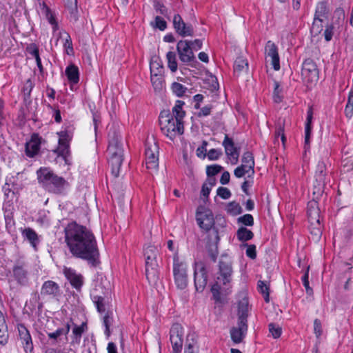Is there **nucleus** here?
<instances>
[{
    "instance_id": "e433bc0d",
    "label": "nucleus",
    "mask_w": 353,
    "mask_h": 353,
    "mask_svg": "<svg viewBox=\"0 0 353 353\" xmlns=\"http://www.w3.org/2000/svg\"><path fill=\"white\" fill-rule=\"evenodd\" d=\"M34 85V81L31 79H27L24 83L22 88V94L25 101H30L31 92Z\"/></svg>"
},
{
    "instance_id": "f8f14e48",
    "label": "nucleus",
    "mask_w": 353,
    "mask_h": 353,
    "mask_svg": "<svg viewBox=\"0 0 353 353\" xmlns=\"http://www.w3.org/2000/svg\"><path fill=\"white\" fill-rule=\"evenodd\" d=\"M301 75L305 82L314 84L319 80V70L312 59H306L302 64Z\"/></svg>"
},
{
    "instance_id": "a18cd8bd",
    "label": "nucleus",
    "mask_w": 353,
    "mask_h": 353,
    "mask_svg": "<svg viewBox=\"0 0 353 353\" xmlns=\"http://www.w3.org/2000/svg\"><path fill=\"white\" fill-rule=\"evenodd\" d=\"M171 89L172 92L178 97L183 96L188 90L186 87L177 82H174L172 84Z\"/></svg>"
},
{
    "instance_id": "8fccbe9b",
    "label": "nucleus",
    "mask_w": 353,
    "mask_h": 353,
    "mask_svg": "<svg viewBox=\"0 0 353 353\" xmlns=\"http://www.w3.org/2000/svg\"><path fill=\"white\" fill-rule=\"evenodd\" d=\"M234 174L237 178L243 177L245 174H248V176H252L251 170H248V168L242 164L234 170Z\"/></svg>"
},
{
    "instance_id": "4c0bfd02",
    "label": "nucleus",
    "mask_w": 353,
    "mask_h": 353,
    "mask_svg": "<svg viewBox=\"0 0 353 353\" xmlns=\"http://www.w3.org/2000/svg\"><path fill=\"white\" fill-rule=\"evenodd\" d=\"M236 236L237 239L241 241H247L251 240L253 238L254 234L251 230L247 229L246 228L241 227L236 232Z\"/></svg>"
},
{
    "instance_id": "a19ab883",
    "label": "nucleus",
    "mask_w": 353,
    "mask_h": 353,
    "mask_svg": "<svg viewBox=\"0 0 353 353\" xmlns=\"http://www.w3.org/2000/svg\"><path fill=\"white\" fill-rule=\"evenodd\" d=\"M60 38H61L63 41V48L66 50V52L68 54H70L73 52L72 43L70 36L68 33L64 32L63 33L60 32Z\"/></svg>"
},
{
    "instance_id": "c85d7f7f",
    "label": "nucleus",
    "mask_w": 353,
    "mask_h": 353,
    "mask_svg": "<svg viewBox=\"0 0 353 353\" xmlns=\"http://www.w3.org/2000/svg\"><path fill=\"white\" fill-rule=\"evenodd\" d=\"M159 65L157 61L150 63L151 82L155 90H161L163 87V79L161 75H157L155 73L154 66Z\"/></svg>"
},
{
    "instance_id": "5701e85b",
    "label": "nucleus",
    "mask_w": 353,
    "mask_h": 353,
    "mask_svg": "<svg viewBox=\"0 0 353 353\" xmlns=\"http://www.w3.org/2000/svg\"><path fill=\"white\" fill-rule=\"evenodd\" d=\"M307 214L310 225H319L320 210L319 204L316 201H310L307 203Z\"/></svg>"
},
{
    "instance_id": "49530a36",
    "label": "nucleus",
    "mask_w": 353,
    "mask_h": 353,
    "mask_svg": "<svg viewBox=\"0 0 353 353\" xmlns=\"http://www.w3.org/2000/svg\"><path fill=\"white\" fill-rule=\"evenodd\" d=\"M227 211L232 215H237L242 212V208L238 203L232 201L227 205Z\"/></svg>"
},
{
    "instance_id": "4468645a",
    "label": "nucleus",
    "mask_w": 353,
    "mask_h": 353,
    "mask_svg": "<svg viewBox=\"0 0 353 353\" xmlns=\"http://www.w3.org/2000/svg\"><path fill=\"white\" fill-rule=\"evenodd\" d=\"M170 340L174 353H179L183 345V328L179 323L172 325L170 332Z\"/></svg>"
},
{
    "instance_id": "bf43d9fd",
    "label": "nucleus",
    "mask_w": 353,
    "mask_h": 353,
    "mask_svg": "<svg viewBox=\"0 0 353 353\" xmlns=\"http://www.w3.org/2000/svg\"><path fill=\"white\" fill-rule=\"evenodd\" d=\"M27 52L34 59L39 57V48L35 43H30L26 48Z\"/></svg>"
},
{
    "instance_id": "b1692460",
    "label": "nucleus",
    "mask_w": 353,
    "mask_h": 353,
    "mask_svg": "<svg viewBox=\"0 0 353 353\" xmlns=\"http://www.w3.org/2000/svg\"><path fill=\"white\" fill-rule=\"evenodd\" d=\"M40 293L42 296L54 298L59 295L60 288L57 283L49 280L43 283Z\"/></svg>"
},
{
    "instance_id": "473e14b6",
    "label": "nucleus",
    "mask_w": 353,
    "mask_h": 353,
    "mask_svg": "<svg viewBox=\"0 0 353 353\" xmlns=\"http://www.w3.org/2000/svg\"><path fill=\"white\" fill-rule=\"evenodd\" d=\"M316 181L319 184H324L326 177V165L323 161H319L316 166L315 172Z\"/></svg>"
},
{
    "instance_id": "4be33fe9",
    "label": "nucleus",
    "mask_w": 353,
    "mask_h": 353,
    "mask_svg": "<svg viewBox=\"0 0 353 353\" xmlns=\"http://www.w3.org/2000/svg\"><path fill=\"white\" fill-rule=\"evenodd\" d=\"M18 330L19 338L25 352L26 353H32L33 350V343L29 331L23 325H19L18 326Z\"/></svg>"
},
{
    "instance_id": "052dcab7",
    "label": "nucleus",
    "mask_w": 353,
    "mask_h": 353,
    "mask_svg": "<svg viewBox=\"0 0 353 353\" xmlns=\"http://www.w3.org/2000/svg\"><path fill=\"white\" fill-rule=\"evenodd\" d=\"M217 195L223 199H228L231 196V192L227 188L219 187L216 190Z\"/></svg>"
},
{
    "instance_id": "39448f33",
    "label": "nucleus",
    "mask_w": 353,
    "mask_h": 353,
    "mask_svg": "<svg viewBox=\"0 0 353 353\" xmlns=\"http://www.w3.org/2000/svg\"><path fill=\"white\" fill-rule=\"evenodd\" d=\"M107 152L109 156L111 172L114 177H118L123 160V150L121 144V136L115 128L109 130Z\"/></svg>"
},
{
    "instance_id": "1a4fd4ad",
    "label": "nucleus",
    "mask_w": 353,
    "mask_h": 353,
    "mask_svg": "<svg viewBox=\"0 0 353 353\" xmlns=\"http://www.w3.org/2000/svg\"><path fill=\"white\" fill-rule=\"evenodd\" d=\"M330 10L327 2L325 1L317 3L315 8L313 23L311 27V32L314 36L318 35L323 30V23L328 19Z\"/></svg>"
},
{
    "instance_id": "f03ea898",
    "label": "nucleus",
    "mask_w": 353,
    "mask_h": 353,
    "mask_svg": "<svg viewBox=\"0 0 353 353\" xmlns=\"http://www.w3.org/2000/svg\"><path fill=\"white\" fill-rule=\"evenodd\" d=\"M185 103L177 100L172 108V113L163 110L159 115V125L162 133L170 140H174L176 136L183 134L184 127L183 119L185 112L183 110Z\"/></svg>"
},
{
    "instance_id": "a878e982",
    "label": "nucleus",
    "mask_w": 353,
    "mask_h": 353,
    "mask_svg": "<svg viewBox=\"0 0 353 353\" xmlns=\"http://www.w3.org/2000/svg\"><path fill=\"white\" fill-rule=\"evenodd\" d=\"M40 150V141L37 135H33L26 145V153L29 157H34Z\"/></svg>"
},
{
    "instance_id": "c756f323",
    "label": "nucleus",
    "mask_w": 353,
    "mask_h": 353,
    "mask_svg": "<svg viewBox=\"0 0 353 353\" xmlns=\"http://www.w3.org/2000/svg\"><path fill=\"white\" fill-rule=\"evenodd\" d=\"M70 322H68L64 327H59L53 332H48L47 335L50 339L54 340L53 343H55L59 341V338L61 335L67 336L70 332Z\"/></svg>"
},
{
    "instance_id": "37998d69",
    "label": "nucleus",
    "mask_w": 353,
    "mask_h": 353,
    "mask_svg": "<svg viewBox=\"0 0 353 353\" xmlns=\"http://www.w3.org/2000/svg\"><path fill=\"white\" fill-rule=\"evenodd\" d=\"M43 9L44 10L46 19L52 26L53 30L55 31L58 28V24L56 22L53 14L52 13L50 9L45 3L43 4Z\"/></svg>"
},
{
    "instance_id": "2eb2a0df",
    "label": "nucleus",
    "mask_w": 353,
    "mask_h": 353,
    "mask_svg": "<svg viewBox=\"0 0 353 353\" xmlns=\"http://www.w3.org/2000/svg\"><path fill=\"white\" fill-rule=\"evenodd\" d=\"M194 285L196 290L202 292L205 289L207 281V272L203 263L198 262L195 263L194 269Z\"/></svg>"
},
{
    "instance_id": "aec40b11",
    "label": "nucleus",
    "mask_w": 353,
    "mask_h": 353,
    "mask_svg": "<svg viewBox=\"0 0 353 353\" xmlns=\"http://www.w3.org/2000/svg\"><path fill=\"white\" fill-rule=\"evenodd\" d=\"M222 145L224 147L225 154L230 159L231 163L232 164H236L239 160V151L234 145L232 139L230 138L228 134H225Z\"/></svg>"
},
{
    "instance_id": "3c124183",
    "label": "nucleus",
    "mask_w": 353,
    "mask_h": 353,
    "mask_svg": "<svg viewBox=\"0 0 353 353\" xmlns=\"http://www.w3.org/2000/svg\"><path fill=\"white\" fill-rule=\"evenodd\" d=\"M269 332L274 339H278L281 336L282 333L281 327L279 325L274 323H270L268 325Z\"/></svg>"
},
{
    "instance_id": "c03bdc74",
    "label": "nucleus",
    "mask_w": 353,
    "mask_h": 353,
    "mask_svg": "<svg viewBox=\"0 0 353 353\" xmlns=\"http://www.w3.org/2000/svg\"><path fill=\"white\" fill-rule=\"evenodd\" d=\"M258 289H259V292L261 293L262 295L263 296L265 301L267 303L269 302V301H270L269 285L267 283H265L264 281H259L258 282Z\"/></svg>"
},
{
    "instance_id": "864d4df0",
    "label": "nucleus",
    "mask_w": 353,
    "mask_h": 353,
    "mask_svg": "<svg viewBox=\"0 0 353 353\" xmlns=\"http://www.w3.org/2000/svg\"><path fill=\"white\" fill-rule=\"evenodd\" d=\"M223 167L219 165H208L206 168V174L208 176H213L221 171Z\"/></svg>"
},
{
    "instance_id": "412c9836",
    "label": "nucleus",
    "mask_w": 353,
    "mask_h": 353,
    "mask_svg": "<svg viewBox=\"0 0 353 353\" xmlns=\"http://www.w3.org/2000/svg\"><path fill=\"white\" fill-rule=\"evenodd\" d=\"M63 274L73 288L77 290H81L83 284V277L81 274L77 273V272L71 268L66 267L63 268Z\"/></svg>"
},
{
    "instance_id": "bb28decb",
    "label": "nucleus",
    "mask_w": 353,
    "mask_h": 353,
    "mask_svg": "<svg viewBox=\"0 0 353 353\" xmlns=\"http://www.w3.org/2000/svg\"><path fill=\"white\" fill-rule=\"evenodd\" d=\"M249 303L247 297L244 296L239 301L238 305V321L248 322Z\"/></svg>"
},
{
    "instance_id": "5fc2aeb1",
    "label": "nucleus",
    "mask_w": 353,
    "mask_h": 353,
    "mask_svg": "<svg viewBox=\"0 0 353 353\" xmlns=\"http://www.w3.org/2000/svg\"><path fill=\"white\" fill-rule=\"evenodd\" d=\"M301 280L303 285L305 288L307 294H311L312 293V289L309 285V267L307 268V270L302 276Z\"/></svg>"
},
{
    "instance_id": "774afa93",
    "label": "nucleus",
    "mask_w": 353,
    "mask_h": 353,
    "mask_svg": "<svg viewBox=\"0 0 353 353\" xmlns=\"http://www.w3.org/2000/svg\"><path fill=\"white\" fill-rule=\"evenodd\" d=\"M333 36V27L332 26H327L324 31L325 39L327 41H330Z\"/></svg>"
},
{
    "instance_id": "dca6fc26",
    "label": "nucleus",
    "mask_w": 353,
    "mask_h": 353,
    "mask_svg": "<svg viewBox=\"0 0 353 353\" xmlns=\"http://www.w3.org/2000/svg\"><path fill=\"white\" fill-rule=\"evenodd\" d=\"M176 50L181 61L187 63L194 59V55L190 42L187 40H181L176 45Z\"/></svg>"
},
{
    "instance_id": "cd10ccee",
    "label": "nucleus",
    "mask_w": 353,
    "mask_h": 353,
    "mask_svg": "<svg viewBox=\"0 0 353 353\" xmlns=\"http://www.w3.org/2000/svg\"><path fill=\"white\" fill-rule=\"evenodd\" d=\"M184 353H199V346L194 333L188 334L187 336Z\"/></svg>"
},
{
    "instance_id": "58836bf2",
    "label": "nucleus",
    "mask_w": 353,
    "mask_h": 353,
    "mask_svg": "<svg viewBox=\"0 0 353 353\" xmlns=\"http://www.w3.org/2000/svg\"><path fill=\"white\" fill-rule=\"evenodd\" d=\"M92 299L97 307V311L99 313L105 312L106 305L105 298L101 296L92 294Z\"/></svg>"
},
{
    "instance_id": "6ab92c4d",
    "label": "nucleus",
    "mask_w": 353,
    "mask_h": 353,
    "mask_svg": "<svg viewBox=\"0 0 353 353\" xmlns=\"http://www.w3.org/2000/svg\"><path fill=\"white\" fill-rule=\"evenodd\" d=\"M265 57L270 58L271 64L274 70H280V60L278 52V48L274 42L268 41L265 47Z\"/></svg>"
},
{
    "instance_id": "423d86ee",
    "label": "nucleus",
    "mask_w": 353,
    "mask_h": 353,
    "mask_svg": "<svg viewBox=\"0 0 353 353\" xmlns=\"http://www.w3.org/2000/svg\"><path fill=\"white\" fill-rule=\"evenodd\" d=\"M158 254V248L154 245H148L144 250L145 275L148 282L153 285H156L159 279Z\"/></svg>"
},
{
    "instance_id": "2f4dec72",
    "label": "nucleus",
    "mask_w": 353,
    "mask_h": 353,
    "mask_svg": "<svg viewBox=\"0 0 353 353\" xmlns=\"http://www.w3.org/2000/svg\"><path fill=\"white\" fill-rule=\"evenodd\" d=\"M248 70V63L246 59L243 57H238L234 63V72L236 76L240 75L242 72H246Z\"/></svg>"
},
{
    "instance_id": "e2e57ef3",
    "label": "nucleus",
    "mask_w": 353,
    "mask_h": 353,
    "mask_svg": "<svg viewBox=\"0 0 353 353\" xmlns=\"http://www.w3.org/2000/svg\"><path fill=\"white\" fill-rule=\"evenodd\" d=\"M247 246L246 255L252 259H255L256 257V246L254 245H245Z\"/></svg>"
},
{
    "instance_id": "0e129e2a",
    "label": "nucleus",
    "mask_w": 353,
    "mask_h": 353,
    "mask_svg": "<svg viewBox=\"0 0 353 353\" xmlns=\"http://www.w3.org/2000/svg\"><path fill=\"white\" fill-rule=\"evenodd\" d=\"M313 118V112L311 107L309 108L307 112V119L305 122V129H307L312 130V121Z\"/></svg>"
},
{
    "instance_id": "de8ad7c7",
    "label": "nucleus",
    "mask_w": 353,
    "mask_h": 353,
    "mask_svg": "<svg viewBox=\"0 0 353 353\" xmlns=\"http://www.w3.org/2000/svg\"><path fill=\"white\" fill-rule=\"evenodd\" d=\"M237 222L245 226H252L254 225V218L252 214H246L237 219Z\"/></svg>"
},
{
    "instance_id": "09e8293b",
    "label": "nucleus",
    "mask_w": 353,
    "mask_h": 353,
    "mask_svg": "<svg viewBox=\"0 0 353 353\" xmlns=\"http://www.w3.org/2000/svg\"><path fill=\"white\" fill-rule=\"evenodd\" d=\"M151 26L163 31L167 28V23L163 18L159 16H157L154 21L151 22Z\"/></svg>"
},
{
    "instance_id": "338daca9",
    "label": "nucleus",
    "mask_w": 353,
    "mask_h": 353,
    "mask_svg": "<svg viewBox=\"0 0 353 353\" xmlns=\"http://www.w3.org/2000/svg\"><path fill=\"white\" fill-rule=\"evenodd\" d=\"M311 131L312 130H308V128L305 129L304 148L305 151L310 149V139L311 135Z\"/></svg>"
},
{
    "instance_id": "6e6552de",
    "label": "nucleus",
    "mask_w": 353,
    "mask_h": 353,
    "mask_svg": "<svg viewBox=\"0 0 353 353\" xmlns=\"http://www.w3.org/2000/svg\"><path fill=\"white\" fill-rule=\"evenodd\" d=\"M173 276L174 283L179 289H185L188 283V265L181 260L176 253L173 257Z\"/></svg>"
},
{
    "instance_id": "69168bd1",
    "label": "nucleus",
    "mask_w": 353,
    "mask_h": 353,
    "mask_svg": "<svg viewBox=\"0 0 353 353\" xmlns=\"http://www.w3.org/2000/svg\"><path fill=\"white\" fill-rule=\"evenodd\" d=\"M206 145H207V142L206 141H203V144L201 146L199 147L197 149H196V155L200 157V158H205V152H206Z\"/></svg>"
},
{
    "instance_id": "7ed1b4c3",
    "label": "nucleus",
    "mask_w": 353,
    "mask_h": 353,
    "mask_svg": "<svg viewBox=\"0 0 353 353\" xmlns=\"http://www.w3.org/2000/svg\"><path fill=\"white\" fill-rule=\"evenodd\" d=\"M36 174L39 185L49 193L64 195L70 188L67 180L48 167H41Z\"/></svg>"
},
{
    "instance_id": "603ef678",
    "label": "nucleus",
    "mask_w": 353,
    "mask_h": 353,
    "mask_svg": "<svg viewBox=\"0 0 353 353\" xmlns=\"http://www.w3.org/2000/svg\"><path fill=\"white\" fill-rule=\"evenodd\" d=\"M282 90L280 88V85L279 82H274V89L273 92V99L275 103H281L283 99V97L281 95Z\"/></svg>"
},
{
    "instance_id": "6e6d98bb",
    "label": "nucleus",
    "mask_w": 353,
    "mask_h": 353,
    "mask_svg": "<svg viewBox=\"0 0 353 353\" xmlns=\"http://www.w3.org/2000/svg\"><path fill=\"white\" fill-rule=\"evenodd\" d=\"M8 333L7 325L0 327V344L4 345L8 343Z\"/></svg>"
},
{
    "instance_id": "680f3d73",
    "label": "nucleus",
    "mask_w": 353,
    "mask_h": 353,
    "mask_svg": "<svg viewBox=\"0 0 353 353\" xmlns=\"http://www.w3.org/2000/svg\"><path fill=\"white\" fill-rule=\"evenodd\" d=\"M314 332L317 338H319L322 334V325L319 319H316L314 321Z\"/></svg>"
},
{
    "instance_id": "79ce46f5",
    "label": "nucleus",
    "mask_w": 353,
    "mask_h": 353,
    "mask_svg": "<svg viewBox=\"0 0 353 353\" xmlns=\"http://www.w3.org/2000/svg\"><path fill=\"white\" fill-rule=\"evenodd\" d=\"M112 323H113V316H112V314H110L109 312H108L103 317V325L105 327L104 333H105V336H107V338H109L111 334L110 326L112 325Z\"/></svg>"
},
{
    "instance_id": "0eeeda50",
    "label": "nucleus",
    "mask_w": 353,
    "mask_h": 353,
    "mask_svg": "<svg viewBox=\"0 0 353 353\" xmlns=\"http://www.w3.org/2000/svg\"><path fill=\"white\" fill-rule=\"evenodd\" d=\"M59 136L58 146L54 150L58 157H61L67 165L72 163L70 143L73 137L72 130L67 128L63 130L57 132Z\"/></svg>"
},
{
    "instance_id": "f257e3e1",
    "label": "nucleus",
    "mask_w": 353,
    "mask_h": 353,
    "mask_svg": "<svg viewBox=\"0 0 353 353\" xmlns=\"http://www.w3.org/2000/svg\"><path fill=\"white\" fill-rule=\"evenodd\" d=\"M65 241L71 254L86 261L92 266L99 263V252L92 232L86 227L72 222L65 228Z\"/></svg>"
},
{
    "instance_id": "ea45409f",
    "label": "nucleus",
    "mask_w": 353,
    "mask_h": 353,
    "mask_svg": "<svg viewBox=\"0 0 353 353\" xmlns=\"http://www.w3.org/2000/svg\"><path fill=\"white\" fill-rule=\"evenodd\" d=\"M166 58L168 60V66L172 72H175L178 68V64L176 62V57L174 52L169 51L166 54Z\"/></svg>"
},
{
    "instance_id": "20e7f679",
    "label": "nucleus",
    "mask_w": 353,
    "mask_h": 353,
    "mask_svg": "<svg viewBox=\"0 0 353 353\" xmlns=\"http://www.w3.org/2000/svg\"><path fill=\"white\" fill-rule=\"evenodd\" d=\"M232 273L231 263L219 261V271L214 276V282L211 287V292L215 302L221 303V295H227L230 292Z\"/></svg>"
},
{
    "instance_id": "72a5a7b5",
    "label": "nucleus",
    "mask_w": 353,
    "mask_h": 353,
    "mask_svg": "<svg viewBox=\"0 0 353 353\" xmlns=\"http://www.w3.org/2000/svg\"><path fill=\"white\" fill-rule=\"evenodd\" d=\"M242 165L248 168V170H251V174H254V160L253 154L251 152L247 151L243 153L242 157Z\"/></svg>"
},
{
    "instance_id": "c9c22d12",
    "label": "nucleus",
    "mask_w": 353,
    "mask_h": 353,
    "mask_svg": "<svg viewBox=\"0 0 353 353\" xmlns=\"http://www.w3.org/2000/svg\"><path fill=\"white\" fill-rule=\"evenodd\" d=\"M64 1L70 11V19L77 21L78 20L77 0H64Z\"/></svg>"
},
{
    "instance_id": "9b49d317",
    "label": "nucleus",
    "mask_w": 353,
    "mask_h": 353,
    "mask_svg": "<svg viewBox=\"0 0 353 353\" xmlns=\"http://www.w3.org/2000/svg\"><path fill=\"white\" fill-rule=\"evenodd\" d=\"M145 165L148 169H156L159 165V145L153 140L145 145Z\"/></svg>"
},
{
    "instance_id": "ddd939ff",
    "label": "nucleus",
    "mask_w": 353,
    "mask_h": 353,
    "mask_svg": "<svg viewBox=\"0 0 353 353\" xmlns=\"http://www.w3.org/2000/svg\"><path fill=\"white\" fill-rule=\"evenodd\" d=\"M196 219L201 228L205 231L210 230L214 224L212 211L204 206H199L196 210Z\"/></svg>"
},
{
    "instance_id": "393cba45",
    "label": "nucleus",
    "mask_w": 353,
    "mask_h": 353,
    "mask_svg": "<svg viewBox=\"0 0 353 353\" xmlns=\"http://www.w3.org/2000/svg\"><path fill=\"white\" fill-rule=\"evenodd\" d=\"M21 232L23 240L28 241L34 250H37L40 242L37 232L31 228H21Z\"/></svg>"
},
{
    "instance_id": "4d7b16f0",
    "label": "nucleus",
    "mask_w": 353,
    "mask_h": 353,
    "mask_svg": "<svg viewBox=\"0 0 353 353\" xmlns=\"http://www.w3.org/2000/svg\"><path fill=\"white\" fill-rule=\"evenodd\" d=\"M222 154V151L220 149H211L208 153V158L210 161H215L219 159Z\"/></svg>"
},
{
    "instance_id": "f704fd0d",
    "label": "nucleus",
    "mask_w": 353,
    "mask_h": 353,
    "mask_svg": "<svg viewBox=\"0 0 353 353\" xmlns=\"http://www.w3.org/2000/svg\"><path fill=\"white\" fill-rule=\"evenodd\" d=\"M87 330V325L85 323H82L81 325H74L72 329V334L74 335L72 343H79L81 336Z\"/></svg>"
},
{
    "instance_id": "13d9d810",
    "label": "nucleus",
    "mask_w": 353,
    "mask_h": 353,
    "mask_svg": "<svg viewBox=\"0 0 353 353\" xmlns=\"http://www.w3.org/2000/svg\"><path fill=\"white\" fill-rule=\"evenodd\" d=\"M345 11L343 8H338L335 10L334 12V18L336 19V22L338 24H340L345 19Z\"/></svg>"
},
{
    "instance_id": "7c9ffc66",
    "label": "nucleus",
    "mask_w": 353,
    "mask_h": 353,
    "mask_svg": "<svg viewBox=\"0 0 353 353\" xmlns=\"http://www.w3.org/2000/svg\"><path fill=\"white\" fill-rule=\"evenodd\" d=\"M65 75L70 83L76 84L79 81V69L74 64H71L66 68Z\"/></svg>"
},
{
    "instance_id": "a211bd4d",
    "label": "nucleus",
    "mask_w": 353,
    "mask_h": 353,
    "mask_svg": "<svg viewBox=\"0 0 353 353\" xmlns=\"http://www.w3.org/2000/svg\"><path fill=\"white\" fill-rule=\"evenodd\" d=\"M248 322L242 321H237V325L232 327L230 330L232 341L235 344L243 342L248 332Z\"/></svg>"
},
{
    "instance_id": "f3484780",
    "label": "nucleus",
    "mask_w": 353,
    "mask_h": 353,
    "mask_svg": "<svg viewBox=\"0 0 353 353\" xmlns=\"http://www.w3.org/2000/svg\"><path fill=\"white\" fill-rule=\"evenodd\" d=\"M173 26L176 32L181 37L192 36L193 27L190 24L185 23L179 14H175L172 19Z\"/></svg>"
},
{
    "instance_id": "9d476101",
    "label": "nucleus",
    "mask_w": 353,
    "mask_h": 353,
    "mask_svg": "<svg viewBox=\"0 0 353 353\" xmlns=\"http://www.w3.org/2000/svg\"><path fill=\"white\" fill-rule=\"evenodd\" d=\"M12 276L19 285L26 287L29 285L28 265L23 257L15 261L12 267Z\"/></svg>"
}]
</instances>
